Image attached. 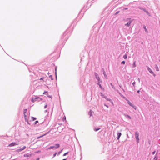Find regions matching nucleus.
I'll return each instance as SVG.
<instances>
[{"label": "nucleus", "instance_id": "f257e3e1", "mask_svg": "<svg viewBox=\"0 0 160 160\" xmlns=\"http://www.w3.org/2000/svg\"><path fill=\"white\" fill-rule=\"evenodd\" d=\"M42 99L40 97L37 96H34L32 98L31 101L32 102H34L35 101H38V102L42 100Z\"/></svg>", "mask_w": 160, "mask_h": 160}, {"label": "nucleus", "instance_id": "f03ea898", "mask_svg": "<svg viewBox=\"0 0 160 160\" xmlns=\"http://www.w3.org/2000/svg\"><path fill=\"white\" fill-rule=\"evenodd\" d=\"M60 147V145L59 144H56L54 146H51L47 148V149H57Z\"/></svg>", "mask_w": 160, "mask_h": 160}, {"label": "nucleus", "instance_id": "7ed1b4c3", "mask_svg": "<svg viewBox=\"0 0 160 160\" xmlns=\"http://www.w3.org/2000/svg\"><path fill=\"white\" fill-rule=\"evenodd\" d=\"M139 133L138 132H136L135 133V136L136 140V142L138 143L139 142Z\"/></svg>", "mask_w": 160, "mask_h": 160}, {"label": "nucleus", "instance_id": "20e7f679", "mask_svg": "<svg viewBox=\"0 0 160 160\" xmlns=\"http://www.w3.org/2000/svg\"><path fill=\"white\" fill-rule=\"evenodd\" d=\"M126 100L127 101V102H128V103L129 104V105L135 109L136 110V109H137V107L134 105L132 104L130 101L129 100H128V99H126Z\"/></svg>", "mask_w": 160, "mask_h": 160}, {"label": "nucleus", "instance_id": "39448f33", "mask_svg": "<svg viewBox=\"0 0 160 160\" xmlns=\"http://www.w3.org/2000/svg\"><path fill=\"white\" fill-rule=\"evenodd\" d=\"M139 8L142 10H143L144 12H146L148 15L149 16L150 15L149 13L147 11L145 8H143L142 7H139Z\"/></svg>", "mask_w": 160, "mask_h": 160}, {"label": "nucleus", "instance_id": "423d86ee", "mask_svg": "<svg viewBox=\"0 0 160 160\" xmlns=\"http://www.w3.org/2000/svg\"><path fill=\"white\" fill-rule=\"evenodd\" d=\"M94 74H95V78H96V79L98 81H99L100 80V79L98 75L96 72H95Z\"/></svg>", "mask_w": 160, "mask_h": 160}, {"label": "nucleus", "instance_id": "0eeeda50", "mask_svg": "<svg viewBox=\"0 0 160 160\" xmlns=\"http://www.w3.org/2000/svg\"><path fill=\"white\" fill-rule=\"evenodd\" d=\"M132 22V21L131 20H129L127 23L125 24V25L127 27H129L130 25Z\"/></svg>", "mask_w": 160, "mask_h": 160}, {"label": "nucleus", "instance_id": "6e6552de", "mask_svg": "<svg viewBox=\"0 0 160 160\" xmlns=\"http://www.w3.org/2000/svg\"><path fill=\"white\" fill-rule=\"evenodd\" d=\"M26 148V146H24L22 148L18 149L17 151L18 152H21L24 149H25Z\"/></svg>", "mask_w": 160, "mask_h": 160}, {"label": "nucleus", "instance_id": "1a4fd4ad", "mask_svg": "<svg viewBox=\"0 0 160 160\" xmlns=\"http://www.w3.org/2000/svg\"><path fill=\"white\" fill-rule=\"evenodd\" d=\"M18 144L16 143L15 142H12V143H11L9 145V146L10 147H12V146H14L15 145H17Z\"/></svg>", "mask_w": 160, "mask_h": 160}, {"label": "nucleus", "instance_id": "9d476101", "mask_svg": "<svg viewBox=\"0 0 160 160\" xmlns=\"http://www.w3.org/2000/svg\"><path fill=\"white\" fill-rule=\"evenodd\" d=\"M102 69H103V74L104 75L105 78L107 79V75L106 74V72L105 71V70L103 68Z\"/></svg>", "mask_w": 160, "mask_h": 160}, {"label": "nucleus", "instance_id": "9b49d317", "mask_svg": "<svg viewBox=\"0 0 160 160\" xmlns=\"http://www.w3.org/2000/svg\"><path fill=\"white\" fill-rule=\"evenodd\" d=\"M147 69L151 74L153 73V72L151 68L148 67H147Z\"/></svg>", "mask_w": 160, "mask_h": 160}, {"label": "nucleus", "instance_id": "f8f14e48", "mask_svg": "<svg viewBox=\"0 0 160 160\" xmlns=\"http://www.w3.org/2000/svg\"><path fill=\"white\" fill-rule=\"evenodd\" d=\"M121 132H118L117 133L118 136L117 137V139L118 140H119L120 137L121 136Z\"/></svg>", "mask_w": 160, "mask_h": 160}, {"label": "nucleus", "instance_id": "ddd939ff", "mask_svg": "<svg viewBox=\"0 0 160 160\" xmlns=\"http://www.w3.org/2000/svg\"><path fill=\"white\" fill-rule=\"evenodd\" d=\"M107 100V101H109L110 102H111V103H112V104L113 105V102L111 100V99H110V98H108L107 97H106V98H105Z\"/></svg>", "mask_w": 160, "mask_h": 160}, {"label": "nucleus", "instance_id": "4468645a", "mask_svg": "<svg viewBox=\"0 0 160 160\" xmlns=\"http://www.w3.org/2000/svg\"><path fill=\"white\" fill-rule=\"evenodd\" d=\"M124 115L127 118H129V119H131V117L128 115L124 114Z\"/></svg>", "mask_w": 160, "mask_h": 160}, {"label": "nucleus", "instance_id": "2eb2a0df", "mask_svg": "<svg viewBox=\"0 0 160 160\" xmlns=\"http://www.w3.org/2000/svg\"><path fill=\"white\" fill-rule=\"evenodd\" d=\"M100 95L103 98H106V96L103 94L102 92L100 93Z\"/></svg>", "mask_w": 160, "mask_h": 160}, {"label": "nucleus", "instance_id": "dca6fc26", "mask_svg": "<svg viewBox=\"0 0 160 160\" xmlns=\"http://www.w3.org/2000/svg\"><path fill=\"white\" fill-rule=\"evenodd\" d=\"M98 84L99 85V87L102 90H104V89L102 88V86L101 84L99 83V82H98Z\"/></svg>", "mask_w": 160, "mask_h": 160}, {"label": "nucleus", "instance_id": "f3484780", "mask_svg": "<svg viewBox=\"0 0 160 160\" xmlns=\"http://www.w3.org/2000/svg\"><path fill=\"white\" fill-rule=\"evenodd\" d=\"M92 112H93V111L91 110H90L89 113V114L90 116H92Z\"/></svg>", "mask_w": 160, "mask_h": 160}, {"label": "nucleus", "instance_id": "a211bd4d", "mask_svg": "<svg viewBox=\"0 0 160 160\" xmlns=\"http://www.w3.org/2000/svg\"><path fill=\"white\" fill-rule=\"evenodd\" d=\"M155 69H156V70L157 71H159V68L158 66L157 65H155Z\"/></svg>", "mask_w": 160, "mask_h": 160}, {"label": "nucleus", "instance_id": "6ab92c4d", "mask_svg": "<svg viewBox=\"0 0 160 160\" xmlns=\"http://www.w3.org/2000/svg\"><path fill=\"white\" fill-rule=\"evenodd\" d=\"M24 117L25 119V121H28V117L26 116V114L24 115Z\"/></svg>", "mask_w": 160, "mask_h": 160}, {"label": "nucleus", "instance_id": "aec40b11", "mask_svg": "<svg viewBox=\"0 0 160 160\" xmlns=\"http://www.w3.org/2000/svg\"><path fill=\"white\" fill-rule=\"evenodd\" d=\"M135 63H136V62L135 61H134V62H133V65H132V66H133L132 68H134V67H135L136 66V65L135 64Z\"/></svg>", "mask_w": 160, "mask_h": 160}, {"label": "nucleus", "instance_id": "412c9836", "mask_svg": "<svg viewBox=\"0 0 160 160\" xmlns=\"http://www.w3.org/2000/svg\"><path fill=\"white\" fill-rule=\"evenodd\" d=\"M47 133H46V134H43V135H42V136H40V137H38L37 138V139H38V138H41L42 137H43V136H45V135H46L47 134Z\"/></svg>", "mask_w": 160, "mask_h": 160}, {"label": "nucleus", "instance_id": "4be33fe9", "mask_svg": "<svg viewBox=\"0 0 160 160\" xmlns=\"http://www.w3.org/2000/svg\"><path fill=\"white\" fill-rule=\"evenodd\" d=\"M100 129V128H94V130L95 131H97L98 130H99Z\"/></svg>", "mask_w": 160, "mask_h": 160}, {"label": "nucleus", "instance_id": "5701e85b", "mask_svg": "<svg viewBox=\"0 0 160 160\" xmlns=\"http://www.w3.org/2000/svg\"><path fill=\"white\" fill-rule=\"evenodd\" d=\"M27 111V109H24V110H23V114H24V115H25V113H26Z\"/></svg>", "mask_w": 160, "mask_h": 160}, {"label": "nucleus", "instance_id": "b1692460", "mask_svg": "<svg viewBox=\"0 0 160 160\" xmlns=\"http://www.w3.org/2000/svg\"><path fill=\"white\" fill-rule=\"evenodd\" d=\"M123 58L124 59H126L127 58V55L126 54L124 55L123 56Z\"/></svg>", "mask_w": 160, "mask_h": 160}, {"label": "nucleus", "instance_id": "393cba45", "mask_svg": "<svg viewBox=\"0 0 160 160\" xmlns=\"http://www.w3.org/2000/svg\"><path fill=\"white\" fill-rule=\"evenodd\" d=\"M144 29L145 31V32H148V30H147V29L146 28V27L145 26L144 27Z\"/></svg>", "mask_w": 160, "mask_h": 160}, {"label": "nucleus", "instance_id": "a878e982", "mask_svg": "<svg viewBox=\"0 0 160 160\" xmlns=\"http://www.w3.org/2000/svg\"><path fill=\"white\" fill-rule=\"evenodd\" d=\"M157 153L156 155H155L154 158V160H157Z\"/></svg>", "mask_w": 160, "mask_h": 160}, {"label": "nucleus", "instance_id": "bb28decb", "mask_svg": "<svg viewBox=\"0 0 160 160\" xmlns=\"http://www.w3.org/2000/svg\"><path fill=\"white\" fill-rule=\"evenodd\" d=\"M110 85L112 86V88L115 90V87L113 86V85H112V83H110Z\"/></svg>", "mask_w": 160, "mask_h": 160}, {"label": "nucleus", "instance_id": "cd10ccee", "mask_svg": "<svg viewBox=\"0 0 160 160\" xmlns=\"http://www.w3.org/2000/svg\"><path fill=\"white\" fill-rule=\"evenodd\" d=\"M62 149L58 153V155H59L60 154V153L62 152Z\"/></svg>", "mask_w": 160, "mask_h": 160}, {"label": "nucleus", "instance_id": "c85d7f7f", "mask_svg": "<svg viewBox=\"0 0 160 160\" xmlns=\"http://www.w3.org/2000/svg\"><path fill=\"white\" fill-rule=\"evenodd\" d=\"M32 121H34L36 119V118H34L33 117H32Z\"/></svg>", "mask_w": 160, "mask_h": 160}, {"label": "nucleus", "instance_id": "c756f323", "mask_svg": "<svg viewBox=\"0 0 160 160\" xmlns=\"http://www.w3.org/2000/svg\"><path fill=\"white\" fill-rule=\"evenodd\" d=\"M125 61H122V62L121 64H125Z\"/></svg>", "mask_w": 160, "mask_h": 160}, {"label": "nucleus", "instance_id": "7c9ffc66", "mask_svg": "<svg viewBox=\"0 0 160 160\" xmlns=\"http://www.w3.org/2000/svg\"><path fill=\"white\" fill-rule=\"evenodd\" d=\"M68 152H66V153H64V154H63V156H65L66 155H67V154H68Z\"/></svg>", "mask_w": 160, "mask_h": 160}, {"label": "nucleus", "instance_id": "2f4dec72", "mask_svg": "<svg viewBox=\"0 0 160 160\" xmlns=\"http://www.w3.org/2000/svg\"><path fill=\"white\" fill-rule=\"evenodd\" d=\"M57 154V152H56L53 155V157H55L56 156V154Z\"/></svg>", "mask_w": 160, "mask_h": 160}, {"label": "nucleus", "instance_id": "473e14b6", "mask_svg": "<svg viewBox=\"0 0 160 160\" xmlns=\"http://www.w3.org/2000/svg\"><path fill=\"white\" fill-rule=\"evenodd\" d=\"M49 77L50 78H51V79L52 80H53V78H52V75H50V76H49Z\"/></svg>", "mask_w": 160, "mask_h": 160}, {"label": "nucleus", "instance_id": "72a5a7b5", "mask_svg": "<svg viewBox=\"0 0 160 160\" xmlns=\"http://www.w3.org/2000/svg\"><path fill=\"white\" fill-rule=\"evenodd\" d=\"M120 11H117L115 13V15H117V14H118L119 12Z\"/></svg>", "mask_w": 160, "mask_h": 160}, {"label": "nucleus", "instance_id": "f704fd0d", "mask_svg": "<svg viewBox=\"0 0 160 160\" xmlns=\"http://www.w3.org/2000/svg\"><path fill=\"white\" fill-rule=\"evenodd\" d=\"M55 70L56 78V79H57V76H56V68H55Z\"/></svg>", "mask_w": 160, "mask_h": 160}, {"label": "nucleus", "instance_id": "c9c22d12", "mask_svg": "<svg viewBox=\"0 0 160 160\" xmlns=\"http://www.w3.org/2000/svg\"><path fill=\"white\" fill-rule=\"evenodd\" d=\"M156 152V151H154L153 152H152V154L153 155H154L155 154V153Z\"/></svg>", "mask_w": 160, "mask_h": 160}, {"label": "nucleus", "instance_id": "e433bc0d", "mask_svg": "<svg viewBox=\"0 0 160 160\" xmlns=\"http://www.w3.org/2000/svg\"><path fill=\"white\" fill-rule=\"evenodd\" d=\"M24 157H28L29 156V155H28L27 154H25L24 155Z\"/></svg>", "mask_w": 160, "mask_h": 160}, {"label": "nucleus", "instance_id": "4c0bfd02", "mask_svg": "<svg viewBox=\"0 0 160 160\" xmlns=\"http://www.w3.org/2000/svg\"><path fill=\"white\" fill-rule=\"evenodd\" d=\"M38 121H35V124H36L37 123H38Z\"/></svg>", "mask_w": 160, "mask_h": 160}, {"label": "nucleus", "instance_id": "58836bf2", "mask_svg": "<svg viewBox=\"0 0 160 160\" xmlns=\"http://www.w3.org/2000/svg\"><path fill=\"white\" fill-rule=\"evenodd\" d=\"M135 82H133L132 83V85H133L134 86V85H135Z\"/></svg>", "mask_w": 160, "mask_h": 160}, {"label": "nucleus", "instance_id": "ea45409f", "mask_svg": "<svg viewBox=\"0 0 160 160\" xmlns=\"http://www.w3.org/2000/svg\"><path fill=\"white\" fill-rule=\"evenodd\" d=\"M48 92L47 91H45L43 93V94H46V93H47Z\"/></svg>", "mask_w": 160, "mask_h": 160}, {"label": "nucleus", "instance_id": "a19ab883", "mask_svg": "<svg viewBox=\"0 0 160 160\" xmlns=\"http://www.w3.org/2000/svg\"><path fill=\"white\" fill-rule=\"evenodd\" d=\"M47 107V105H46L45 106H44V108H46Z\"/></svg>", "mask_w": 160, "mask_h": 160}, {"label": "nucleus", "instance_id": "79ce46f5", "mask_svg": "<svg viewBox=\"0 0 160 160\" xmlns=\"http://www.w3.org/2000/svg\"><path fill=\"white\" fill-rule=\"evenodd\" d=\"M153 74V76H154V77H155L156 76V75L154 73V72H153V74Z\"/></svg>", "mask_w": 160, "mask_h": 160}, {"label": "nucleus", "instance_id": "37998d69", "mask_svg": "<svg viewBox=\"0 0 160 160\" xmlns=\"http://www.w3.org/2000/svg\"><path fill=\"white\" fill-rule=\"evenodd\" d=\"M43 80V78L42 77L40 79V80Z\"/></svg>", "mask_w": 160, "mask_h": 160}, {"label": "nucleus", "instance_id": "c03bdc74", "mask_svg": "<svg viewBox=\"0 0 160 160\" xmlns=\"http://www.w3.org/2000/svg\"><path fill=\"white\" fill-rule=\"evenodd\" d=\"M104 105L105 106H106L107 108H108V105H106V104H104Z\"/></svg>", "mask_w": 160, "mask_h": 160}, {"label": "nucleus", "instance_id": "a18cd8bd", "mask_svg": "<svg viewBox=\"0 0 160 160\" xmlns=\"http://www.w3.org/2000/svg\"><path fill=\"white\" fill-rule=\"evenodd\" d=\"M138 82H139H139H140V79L138 78Z\"/></svg>", "mask_w": 160, "mask_h": 160}, {"label": "nucleus", "instance_id": "49530a36", "mask_svg": "<svg viewBox=\"0 0 160 160\" xmlns=\"http://www.w3.org/2000/svg\"><path fill=\"white\" fill-rule=\"evenodd\" d=\"M48 97H49V98H51V96H50V95H48Z\"/></svg>", "mask_w": 160, "mask_h": 160}, {"label": "nucleus", "instance_id": "de8ad7c7", "mask_svg": "<svg viewBox=\"0 0 160 160\" xmlns=\"http://www.w3.org/2000/svg\"><path fill=\"white\" fill-rule=\"evenodd\" d=\"M139 92H140V90H138V91H137V92L138 93H139Z\"/></svg>", "mask_w": 160, "mask_h": 160}, {"label": "nucleus", "instance_id": "09e8293b", "mask_svg": "<svg viewBox=\"0 0 160 160\" xmlns=\"http://www.w3.org/2000/svg\"><path fill=\"white\" fill-rule=\"evenodd\" d=\"M40 152V151H38L37 152Z\"/></svg>", "mask_w": 160, "mask_h": 160}, {"label": "nucleus", "instance_id": "8fccbe9b", "mask_svg": "<svg viewBox=\"0 0 160 160\" xmlns=\"http://www.w3.org/2000/svg\"><path fill=\"white\" fill-rule=\"evenodd\" d=\"M39 160V158H37V160Z\"/></svg>", "mask_w": 160, "mask_h": 160}, {"label": "nucleus", "instance_id": "3c124183", "mask_svg": "<svg viewBox=\"0 0 160 160\" xmlns=\"http://www.w3.org/2000/svg\"><path fill=\"white\" fill-rule=\"evenodd\" d=\"M47 112V110H45V112Z\"/></svg>", "mask_w": 160, "mask_h": 160}, {"label": "nucleus", "instance_id": "603ef678", "mask_svg": "<svg viewBox=\"0 0 160 160\" xmlns=\"http://www.w3.org/2000/svg\"><path fill=\"white\" fill-rule=\"evenodd\" d=\"M122 90H123V91L124 92V91H124V89H123V88H122Z\"/></svg>", "mask_w": 160, "mask_h": 160}, {"label": "nucleus", "instance_id": "864d4df0", "mask_svg": "<svg viewBox=\"0 0 160 160\" xmlns=\"http://www.w3.org/2000/svg\"><path fill=\"white\" fill-rule=\"evenodd\" d=\"M66 159H63L62 160H66Z\"/></svg>", "mask_w": 160, "mask_h": 160}, {"label": "nucleus", "instance_id": "5fc2aeb1", "mask_svg": "<svg viewBox=\"0 0 160 160\" xmlns=\"http://www.w3.org/2000/svg\"><path fill=\"white\" fill-rule=\"evenodd\" d=\"M120 86V87L121 88H122V87H121V86H120H120Z\"/></svg>", "mask_w": 160, "mask_h": 160}, {"label": "nucleus", "instance_id": "6e6d98bb", "mask_svg": "<svg viewBox=\"0 0 160 160\" xmlns=\"http://www.w3.org/2000/svg\"><path fill=\"white\" fill-rule=\"evenodd\" d=\"M127 9V8H125V10H126V9Z\"/></svg>", "mask_w": 160, "mask_h": 160}, {"label": "nucleus", "instance_id": "4d7b16f0", "mask_svg": "<svg viewBox=\"0 0 160 160\" xmlns=\"http://www.w3.org/2000/svg\"><path fill=\"white\" fill-rule=\"evenodd\" d=\"M142 44H143V42H142Z\"/></svg>", "mask_w": 160, "mask_h": 160}, {"label": "nucleus", "instance_id": "13d9d810", "mask_svg": "<svg viewBox=\"0 0 160 160\" xmlns=\"http://www.w3.org/2000/svg\"><path fill=\"white\" fill-rule=\"evenodd\" d=\"M159 62H160V60H159Z\"/></svg>", "mask_w": 160, "mask_h": 160}]
</instances>
